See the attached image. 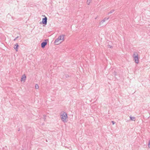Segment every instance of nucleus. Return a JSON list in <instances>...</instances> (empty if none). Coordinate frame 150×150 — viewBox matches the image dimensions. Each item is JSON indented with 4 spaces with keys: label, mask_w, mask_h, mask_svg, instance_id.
Listing matches in <instances>:
<instances>
[{
    "label": "nucleus",
    "mask_w": 150,
    "mask_h": 150,
    "mask_svg": "<svg viewBox=\"0 0 150 150\" xmlns=\"http://www.w3.org/2000/svg\"><path fill=\"white\" fill-rule=\"evenodd\" d=\"M48 41V39H45L44 40L43 42L41 43V46L42 48H44L45 46L47 45V41Z\"/></svg>",
    "instance_id": "nucleus-4"
},
{
    "label": "nucleus",
    "mask_w": 150,
    "mask_h": 150,
    "mask_svg": "<svg viewBox=\"0 0 150 150\" xmlns=\"http://www.w3.org/2000/svg\"><path fill=\"white\" fill-rule=\"evenodd\" d=\"M64 35H60L57 38V39H58L59 40H64Z\"/></svg>",
    "instance_id": "nucleus-6"
},
{
    "label": "nucleus",
    "mask_w": 150,
    "mask_h": 150,
    "mask_svg": "<svg viewBox=\"0 0 150 150\" xmlns=\"http://www.w3.org/2000/svg\"><path fill=\"white\" fill-rule=\"evenodd\" d=\"M43 16L45 17V18H42V22H40V24L42 23V24H43V26H44L47 24V18L45 15H44Z\"/></svg>",
    "instance_id": "nucleus-3"
},
{
    "label": "nucleus",
    "mask_w": 150,
    "mask_h": 150,
    "mask_svg": "<svg viewBox=\"0 0 150 150\" xmlns=\"http://www.w3.org/2000/svg\"><path fill=\"white\" fill-rule=\"evenodd\" d=\"M26 76L25 74H23L22 75V77L21 78V81H25L26 79Z\"/></svg>",
    "instance_id": "nucleus-7"
},
{
    "label": "nucleus",
    "mask_w": 150,
    "mask_h": 150,
    "mask_svg": "<svg viewBox=\"0 0 150 150\" xmlns=\"http://www.w3.org/2000/svg\"><path fill=\"white\" fill-rule=\"evenodd\" d=\"M59 40L57 38L55 41L54 42V43L55 45H58L59 44V43H58L59 41Z\"/></svg>",
    "instance_id": "nucleus-9"
},
{
    "label": "nucleus",
    "mask_w": 150,
    "mask_h": 150,
    "mask_svg": "<svg viewBox=\"0 0 150 150\" xmlns=\"http://www.w3.org/2000/svg\"><path fill=\"white\" fill-rule=\"evenodd\" d=\"M19 47V45L18 43H16L14 45V48L16 51H18V48Z\"/></svg>",
    "instance_id": "nucleus-5"
},
{
    "label": "nucleus",
    "mask_w": 150,
    "mask_h": 150,
    "mask_svg": "<svg viewBox=\"0 0 150 150\" xmlns=\"http://www.w3.org/2000/svg\"><path fill=\"white\" fill-rule=\"evenodd\" d=\"M46 115H44V119H46Z\"/></svg>",
    "instance_id": "nucleus-20"
},
{
    "label": "nucleus",
    "mask_w": 150,
    "mask_h": 150,
    "mask_svg": "<svg viewBox=\"0 0 150 150\" xmlns=\"http://www.w3.org/2000/svg\"><path fill=\"white\" fill-rule=\"evenodd\" d=\"M91 0H87V2H88V4L89 5V4L90 3L91 1Z\"/></svg>",
    "instance_id": "nucleus-14"
},
{
    "label": "nucleus",
    "mask_w": 150,
    "mask_h": 150,
    "mask_svg": "<svg viewBox=\"0 0 150 150\" xmlns=\"http://www.w3.org/2000/svg\"><path fill=\"white\" fill-rule=\"evenodd\" d=\"M18 38V36L17 37H16L14 39V40L15 41Z\"/></svg>",
    "instance_id": "nucleus-18"
},
{
    "label": "nucleus",
    "mask_w": 150,
    "mask_h": 150,
    "mask_svg": "<svg viewBox=\"0 0 150 150\" xmlns=\"http://www.w3.org/2000/svg\"><path fill=\"white\" fill-rule=\"evenodd\" d=\"M111 122L112 125H114L115 123V122L113 121H111Z\"/></svg>",
    "instance_id": "nucleus-17"
},
{
    "label": "nucleus",
    "mask_w": 150,
    "mask_h": 150,
    "mask_svg": "<svg viewBox=\"0 0 150 150\" xmlns=\"http://www.w3.org/2000/svg\"><path fill=\"white\" fill-rule=\"evenodd\" d=\"M130 119L131 120L135 121V117H132L130 116Z\"/></svg>",
    "instance_id": "nucleus-10"
},
{
    "label": "nucleus",
    "mask_w": 150,
    "mask_h": 150,
    "mask_svg": "<svg viewBox=\"0 0 150 150\" xmlns=\"http://www.w3.org/2000/svg\"><path fill=\"white\" fill-rule=\"evenodd\" d=\"M109 18L108 17V18H105L103 20L101 21L100 22V24H103L104 22H105L106 20H108L109 19Z\"/></svg>",
    "instance_id": "nucleus-8"
},
{
    "label": "nucleus",
    "mask_w": 150,
    "mask_h": 150,
    "mask_svg": "<svg viewBox=\"0 0 150 150\" xmlns=\"http://www.w3.org/2000/svg\"><path fill=\"white\" fill-rule=\"evenodd\" d=\"M35 88L38 89L39 88V86L38 84H36L35 86Z\"/></svg>",
    "instance_id": "nucleus-12"
},
{
    "label": "nucleus",
    "mask_w": 150,
    "mask_h": 150,
    "mask_svg": "<svg viewBox=\"0 0 150 150\" xmlns=\"http://www.w3.org/2000/svg\"><path fill=\"white\" fill-rule=\"evenodd\" d=\"M65 76L66 78H68L69 77V76L68 74H66Z\"/></svg>",
    "instance_id": "nucleus-16"
},
{
    "label": "nucleus",
    "mask_w": 150,
    "mask_h": 150,
    "mask_svg": "<svg viewBox=\"0 0 150 150\" xmlns=\"http://www.w3.org/2000/svg\"><path fill=\"white\" fill-rule=\"evenodd\" d=\"M115 11V10L114 9L112 10H111L108 13V15H109L110 14H111L113 13Z\"/></svg>",
    "instance_id": "nucleus-11"
},
{
    "label": "nucleus",
    "mask_w": 150,
    "mask_h": 150,
    "mask_svg": "<svg viewBox=\"0 0 150 150\" xmlns=\"http://www.w3.org/2000/svg\"><path fill=\"white\" fill-rule=\"evenodd\" d=\"M115 74H114V75H115V76H116V75H117V73L115 72Z\"/></svg>",
    "instance_id": "nucleus-19"
},
{
    "label": "nucleus",
    "mask_w": 150,
    "mask_h": 150,
    "mask_svg": "<svg viewBox=\"0 0 150 150\" xmlns=\"http://www.w3.org/2000/svg\"><path fill=\"white\" fill-rule=\"evenodd\" d=\"M133 57L135 63L138 64L139 62L138 54L137 52H134L133 55Z\"/></svg>",
    "instance_id": "nucleus-1"
},
{
    "label": "nucleus",
    "mask_w": 150,
    "mask_h": 150,
    "mask_svg": "<svg viewBox=\"0 0 150 150\" xmlns=\"http://www.w3.org/2000/svg\"><path fill=\"white\" fill-rule=\"evenodd\" d=\"M62 120L64 122H67V118H68L67 113L65 112H63L62 114L61 115Z\"/></svg>",
    "instance_id": "nucleus-2"
},
{
    "label": "nucleus",
    "mask_w": 150,
    "mask_h": 150,
    "mask_svg": "<svg viewBox=\"0 0 150 150\" xmlns=\"http://www.w3.org/2000/svg\"><path fill=\"white\" fill-rule=\"evenodd\" d=\"M148 147L150 148V140H149L148 144Z\"/></svg>",
    "instance_id": "nucleus-15"
},
{
    "label": "nucleus",
    "mask_w": 150,
    "mask_h": 150,
    "mask_svg": "<svg viewBox=\"0 0 150 150\" xmlns=\"http://www.w3.org/2000/svg\"><path fill=\"white\" fill-rule=\"evenodd\" d=\"M108 48H112V46L108 44Z\"/></svg>",
    "instance_id": "nucleus-13"
}]
</instances>
